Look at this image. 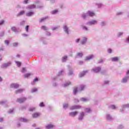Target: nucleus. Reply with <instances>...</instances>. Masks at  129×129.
Returning <instances> with one entry per match:
<instances>
[{
  "label": "nucleus",
  "instance_id": "1",
  "mask_svg": "<svg viewBox=\"0 0 129 129\" xmlns=\"http://www.w3.org/2000/svg\"><path fill=\"white\" fill-rule=\"evenodd\" d=\"M84 116H85V112H81L79 114L78 120H79V121H82V120L84 119Z\"/></svg>",
  "mask_w": 129,
  "mask_h": 129
},
{
  "label": "nucleus",
  "instance_id": "2",
  "mask_svg": "<svg viewBox=\"0 0 129 129\" xmlns=\"http://www.w3.org/2000/svg\"><path fill=\"white\" fill-rule=\"evenodd\" d=\"M125 108H129V104L122 105L121 106V108L120 109V112H121V113H124Z\"/></svg>",
  "mask_w": 129,
  "mask_h": 129
},
{
  "label": "nucleus",
  "instance_id": "3",
  "mask_svg": "<svg viewBox=\"0 0 129 129\" xmlns=\"http://www.w3.org/2000/svg\"><path fill=\"white\" fill-rule=\"evenodd\" d=\"M81 107H82L81 105H73L70 107V109H71V110H74L75 109H80Z\"/></svg>",
  "mask_w": 129,
  "mask_h": 129
},
{
  "label": "nucleus",
  "instance_id": "4",
  "mask_svg": "<svg viewBox=\"0 0 129 129\" xmlns=\"http://www.w3.org/2000/svg\"><path fill=\"white\" fill-rule=\"evenodd\" d=\"M77 114H78V111L71 112L69 113V116H71V117H75Z\"/></svg>",
  "mask_w": 129,
  "mask_h": 129
},
{
  "label": "nucleus",
  "instance_id": "5",
  "mask_svg": "<svg viewBox=\"0 0 129 129\" xmlns=\"http://www.w3.org/2000/svg\"><path fill=\"white\" fill-rule=\"evenodd\" d=\"M27 100V98L23 97L21 98H19L17 99L18 102L19 103H23V102H25Z\"/></svg>",
  "mask_w": 129,
  "mask_h": 129
},
{
  "label": "nucleus",
  "instance_id": "6",
  "mask_svg": "<svg viewBox=\"0 0 129 129\" xmlns=\"http://www.w3.org/2000/svg\"><path fill=\"white\" fill-rule=\"evenodd\" d=\"M12 64V62L11 61H9L7 63H4L2 66V68H7V67H9V66H11Z\"/></svg>",
  "mask_w": 129,
  "mask_h": 129
},
{
  "label": "nucleus",
  "instance_id": "7",
  "mask_svg": "<svg viewBox=\"0 0 129 129\" xmlns=\"http://www.w3.org/2000/svg\"><path fill=\"white\" fill-rule=\"evenodd\" d=\"M86 86L85 85H80L79 87L78 88L79 91H83L84 89H85Z\"/></svg>",
  "mask_w": 129,
  "mask_h": 129
},
{
  "label": "nucleus",
  "instance_id": "8",
  "mask_svg": "<svg viewBox=\"0 0 129 129\" xmlns=\"http://www.w3.org/2000/svg\"><path fill=\"white\" fill-rule=\"evenodd\" d=\"M106 118L107 120H108V121H111V120H113V118L109 114H107L106 115Z\"/></svg>",
  "mask_w": 129,
  "mask_h": 129
},
{
  "label": "nucleus",
  "instance_id": "9",
  "mask_svg": "<svg viewBox=\"0 0 129 129\" xmlns=\"http://www.w3.org/2000/svg\"><path fill=\"white\" fill-rule=\"evenodd\" d=\"M55 127V125H54L53 124H48L45 126L46 129H52Z\"/></svg>",
  "mask_w": 129,
  "mask_h": 129
},
{
  "label": "nucleus",
  "instance_id": "10",
  "mask_svg": "<svg viewBox=\"0 0 129 129\" xmlns=\"http://www.w3.org/2000/svg\"><path fill=\"white\" fill-rule=\"evenodd\" d=\"M1 105H4L5 107H7L8 105V101L7 100H4L0 101Z\"/></svg>",
  "mask_w": 129,
  "mask_h": 129
},
{
  "label": "nucleus",
  "instance_id": "11",
  "mask_svg": "<svg viewBox=\"0 0 129 129\" xmlns=\"http://www.w3.org/2000/svg\"><path fill=\"white\" fill-rule=\"evenodd\" d=\"M41 115V113L39 112H36L32 114V117L33 118H37V117H39Z\"/></svg>",
  "mask_w": 129,
  "mask_h": 129
},
{
  "label": "nucleus",
  "instance_id": "12",
  "mask_svg": "<svg viewBox=\"0 0 129 129\" xmlns=\"http://www.w3.org/2000/svg\"><path fill=\"white\" fill-rule=\"evenodd\" d=\"M101 70V68L100 67L96 68L92 70L94 73H98Z\"/></svg>",
  "mask_w": 129,
  "mask_h": 129
},
{
  "label": "nucleus",
  "instance_id": "13",
  "mask_svg": "<svg viewBox=\"0 0 129 129\" xmlns=\"http://www.w3.org/2000/svg\"><path fill=\"white\" fill-rule=\"evenodd\" d=\"M70 85H72L71 82H66L63 84L62 85V87H68Z\"/></svg>",
  "mask_w": 129,
  "mask_h": 129
},
{
  "label": "nucleus",
  "instance_id": "14",
  "mask_svg": "<svg viewBox=\"0 0 129 129\" xmlns=\"http://www.w3.org/2000/svg\"><path fill=\"white\" fill-rule=\"evenodd\" d=\"M88 72V71H86L80 73L79 75V77H80V78H81V77H83V76H84V75H85V74H86V73H87Z\"/></svg>",
  "mask_w": 129,
  "mask_h": 129
},
{
  "label": "nucleus",
  "instance_id": "15",
  "mask_svg": "<svg viewBox=\"0 0 129 129\" xmlns=\"http://www.w3.org/2000/svg\"><path fill=\"white\" fill-rule=\"evenodd\" d=\"M11 88H14L15 89H17L19 88V85H18L17 84H12L11 85Z\"/></svg>",
  "mask_w": 129,
  "mask_h": 129
},
{
  "label": "nucleus",
  "instance_id": "16",
  "mask_svg": "<svg viewBox=\"0 0 129 129\" xmlns=\"http://www.w3.org/2000/svg\"><path fill=\"white\" fill-rule=\"evenodd\" d=\"M85 112H87V113H91L92 112V109L90 108H86L85 109Z\"/></svg>",
  "mask_w": 129,
  "mask_h": 129
},
{
  "label": "nucleus",
  "instance_id": "17",
  "mask_svg": "<svg viewBox=\"0 0 129 129\" xmlns=\"http://www.w3.org/2000/svg\"><path fill=\"white\" fill-rule=\"evenodd\" d=\"M87 15L89 16L90 17H93L95 16V14L93 12L88 11L87 13Z\"/></svg>",
  "mask_w": 129,
  "mask_h": 129
},
{
  "label": "nucleus",
  "instance_id": "18",
  "mask_svg": "<svg viewBox=\"0 0 129 129\" xmlns=\"http://www.w3.org/2000/svg\"><path fill=\"white\" fill-rule=\"evenodd\" d=\"M97 23V21L96 20H93L92 21H90L88 23V25H95Z\"/></svg>",
  "mask_w": 129,
  "mask_h": 129
},
{
  "label": "nucleus",
  "instance_id": "19",
  "mask_svg": "<svg viewBox=\"0 0 129 129\" xmlns=\"http://www.w3.org/2000/svg\"><path fill=\"white\" fill-rule=\"evenodd\" d=\"M19 120L20 121H22L23 122H28V121H29V119L25 118H20Z\"/></svg>",
  "mask_w": 129,
  "mask_h": 129
},
{
  "label": "nucleus",
  "instance_id": "20",
  "mask_svg": "<svg viewBox=\"0 0 129 129\" xmlns=\"http://www.w3.org/2000/svg\"><path fill=\"white\" fill-rule=\"evenodd\" d=\"M35 8H36V5H32L28 6V7H27V9H28L29 10H32L33 9H35Z\"/></svg>",
  "mask_w": 129,
  "mask_h": 129
},
{
  "label": "nucleus",
  "instance_id": "21",
  "mask_svg": "<svg viewBox=\"0 0 129 129\" xmlns=\"http://www.w3.org/2000/svg\"><path fill=\"white\" fill-rule=\"evenodd\" d=\"M79 91H80L78 90V88H75L74 89L73 94H74V95H76V94H77V93H78Z\"/></svg>",
  "mask_w": 129,
  "mask_h": 129
},
{
  "label": "nucleus",
  "instance_id": "22",
  "mask_svg": "<svg viewBox=\"0 0 129 129\" xmlns=\"http://www.w3.org/2000/svg\"><path fill=\"white\" fill-rule=\"evenodd\" d=\"M26 16L27 17H32L33 15H34V12H27L26 13Z\"/></svg>",
  "mask_w": 129,
  "mask_h": 129
},
{
  "label": "nucleus",
  "instance_id": "23",
  "mask_svg": "<svg viewBox=\"0 0 129 129\" xmlns=\"http://www.w3.org/2000/svg\"><path fill=\"white\" fill-rule=\"evenodd\" d=\"M69 107V104L68 103L63 104V109H67Z\"/></svg>",
  "mask_w": 129,
  "mask_h": 129
},
{
  "label": "nucleus",
  "instance_id": "24",
  "mask_svg": "<svg viewBox=\"0 0 129 129\" xmlns=\"http://www.w3.org/2000/svg\"><path fill=\"white\" fill-rule=\"evenodd\" d=\"M94 57V56L93 55L91 54L88 56H87L86 57L85 60H91V59L93 58Z\"/></svg>",
  "mask_w": 129,
  "mask_h": 129
},
{
  "label": "nucleus",
  "instance_id": "25",
  "mask_svg": "<svg viewBox=\"0 0 129 129\" xmlns=\"http://www.w3.org/2000/svg\"><path fill=\"white\" fill-rule=\"evenodd\" d=\"M23 15H25V11H20L18 14L17 17H20L21 16H23Z\"/></svg>",
  "mask_w": 129,
  "mask_h": 129
},
{
  "label": "nucleus",
  "instance_id": "26",
  "mask_svg": "<svg viewBox=\"0 0 129 129\" xmlns=\"http://www.w3.org/2000/svg\"><path fill=\"white\" fill-rule=\"evenodd\" d=\"M24 90L23 89H18L16 91L15 93H16V94H18V93H22V92H23V91H24Z\"/></svg>",
  "mask_w": 129,
  "mask_h": 129
},
{
  "label": "nucleus",
  "instance_id": "27",
  "mask_svg": "<svg viewBox=\"0 0 129 129\" xmlns=\"http://www.w3.org/2000/svg\"><path fill=\"white\" fill-rule=\"evenodd\" d=\"M86 41H87V38L86 37H83V40L81 41V43L83 45L85 43H86Z\"/></svg>",
  "mask_w": 129,
  "mask_h": 129
},
{
  "label": "nucleus",
  "instance_id": "28",
  "mask_svg": "<svg viewBox=\"0 0 129 129\" xmlns=\"http://www.w3.org/2000/svg\"><path fill=\"white\" fill-rule=\"evenodd\" d=\"M81 101H84V102H86L89 101V99L87 98H81Z\"/></svg>",
  "mask_w": 129,
  "mask_h": 129
},
{
  "label": "nucleus",
  "instance_id": "29",
  "mask_svg": "<svg viewBox=\"0 0 129 129\" xmlns=\"http://www.w3.org/2000/svg\"><path fill=\"white\" fill-rule=\"evenodd\" d=\"M109 108H111V109H116L117 107L115 106L114 105H110L109 106Z\"/></svg>",
  "mask_w": 129,
  "mask_h": 129
},
{
  "label": "nucleus",
  "instance_id": "30",
  "mask_svg": "<svg viewBox=\"0 0 129 129\" xmlns=\"http://www.w3.org/2000/svg\"><path fill=\"white\" fill-rule=\"evenodd\" d=\"M111 61H118V57H113V58H111Z\"/></svg>",
  "mask_w": 129,
  "mask_h": 129
},
{
  "label": "nucleus",
  "instance_id": "31",
  "mask_svg": "<svg viewBox=\"0 0 129 129\" xmlns=\"http://www.w3.org/2000/svg\"><path fill=\"white\" fill-rule=\"evenodd\" d=\"M37 91H38V89L33 88L31 90V93H34V92H37Z\"/></svg>",
  "mask_w": 129,
  "mask_h": 129
},
{
  "label": "nucleus",
  "instance_id": "32",
  "mask_svg": "<svg viewBox=\"0 0 129 129\" xmlns=\"http://www.w3.org/2000/svg\"><path fill=\"white\" fill-rule=\"evenodd\" d=\"M34 110H36V107H31L29 108V111H34Z\"/></svg>",
  "mask_w": 129,
  "mask_h": 129
},
{
  "label": "nucleus",
  "instance_id": "33",
  "mask_svg": "<svg viewBox=\"0 0 129 129\" xmlns=\"http://www.w3.org/2000/svg\"><path fill=\"white\" fill-rule=\"evenodd\" d=\"M39 106H40V107H45V104L43 102H41L39 103Z\"/></svg>",
  "mask_w": 129,
  "mask_h": 129
},
{
  "label": "nucleus",
  "instance_id": "34",
  "mask_svg": "<svg viewBox=\"0 0 129 129\" xmlns=\"http://www.w3.org/2000/svg\"><path fill=\"white\" fill-rule=\"evenodd\" d=\"M41 28L42 30H44V31H47V30H48V28H47V27H46V26H42Z\"/></svg>",
  "mask_w": 129,
  "mask_h": 129
},
{
  "label": "nucleus",
  "instance_id": "35",
  "mask_svg": "<svg viewBox=\"0 0 129 129\" xmlns=\"http://www.w3.org/2000/svg\"><path fill=\"white\" fill-rule=\"evenodd\" d=\"M16 63L18 67H21L22 65V62L20 61H16Z\"/></svg>",
  "mask_w": 129,
  "mask_h": 129
},
{
  "label": "nucleus",
  "instance_id": "36",
  "mask_svg": "<svg viewBox=\"0 0 129 129\" xmlns=\"http://www.w3.org/2000/svg\"><path fill=\"white\" fill-rule=\"evenodd\" d=\"M58 13V10H54L53 11H52L51 14L52 15H55Z\"/></svg>",
  "mask_w": 129,
  "mask_h": 129
},
{
  "label": "nucleus",
  "instance_id": "37",
  "mask_svg": "<svg viewBox=\"0 0 129 129\" xmlns=\"http://www.w3.org/2000/svg\"><path fill=\"white\" fill-rule=\"evenodd\" d=\"M63 29L65 31V32H66V33H68V28H67V26H64Z\"/></svg>",
  "mask_w": 129,
  "mask_h": 129
},
{
  "label": "nucleus",
  "instance_id": "38",
  "mask_svg": "<svg viewBox=\"0 0 129 129\" xmlns=\"http://www.w3.org/2000/svg\"><path fill=\"white\" fill-rule=\"evenodd\" d=\"M14 109H11L8 111L9 113H13L14 112Z\"/></svg>",
  "mask_w": 129,
  "mask_h": 129
},
{
  "label": "nucleus",
  "instance_id": "39",
  "mask_svg": "<svg viewBox=\"0 0 129 129\" xmlns=\"http://www.w3.org/2000/svg\"><path fill=\"white\" fill-rule=\"evenodd\" d=\"M66 60H67V56H64L62 57L63 62L66 61Z\"/></svg>",
  "mask_w": 129,
  "mask_h": 129
},
{
  "label": "nucleus",
  "instance_id": "40",
  "mask_svg": "<svg viewBox=\"0 0 129 129\" xmlns=\"http://www.w3.org/2000/svg\"><path fill=\"white\" fill-rule=\"evenodd\" d=\"M77 55L79 56V57H82L83 53H82V52H79L77 54Z\"/></svg>",
  "mask_w": 129,
  "mask_h": 129
},
{
  "label": "nucleus",
  "instance_id": "41",
  "mask_svg": "<svg viewBox=\"0 0 129 129\" xmlns=\"http://www.w3.org/2000/svg\"><path fill=\"white\" fill-rule=\"evenodd\" d=\"M29 25H27L25 27V30H26V31L28 33V32H29Z\"/></svg>",
  "mask_w": 129,
  "mask_h": 129
},
{
  "label": "nucleus",
  "instance_id": "42",
  "mask_svg": "<svg viewBox=\"0 0 129 129\" xmlns=\"http://www.w3.org/2000/svg\"><path fill=\"white\" fill-rule=\"evenodd\" d=\"M122 128H123V125H119L117 127V129H122Z\"/></svg>",
  "mask_w": 129,
  "mask_h": 129
},
{
  "label": "nucleus",
  "instance_id": "43",
  "mask_svg": "<svg viewBox=\"0 0 129 129\" xmlns=\"http://www.w3.org/2000/svg\"><path fill=\"white\" fill-rule=\"evenodd\" d=\"M128 77H125L123 79V81H127V80H128Z\"/></svg>",
  "mask_w": 129,
  "mask_h": 129
},
{
  "label": "nucleus",
  "instance_id": "44",
  "mask_svg": "<svg viewBox=\"0 0 129 129\" xmlns=\"http://www.w3.org/2000/svg\"><path fill=\"white\" fill-rule=\"evenodd\" d=\"M12 30L13 32H17V29L15 27H12Z\"/></svg>",
  "mask_w": 129,
  "mask_h": 129
},
{
  "label": "nucleus",
  "instance_id": "45",
  "mask_svg": "<svg viewBox=\"0 0 129 129\" xmlns=\"http://www.w3.org/2000/svg\"><path fill=\"white\" fill-rule=\"evenodd\" d=\"M47 19L46 18H42L40 20V23H42V22H44Z\"/></svg>",
  "mask_w": 129,
  "mask_h": 129
},
{
  "label": "nucleus",
  "instance_id": "46",
  "mask_svg": "<svg viewBox=\"0 0 129 129\" xmlns=\"http://www.w3.org/2000/svg\"><path fill=\"white\" fill-rule=\"evenodd\" d=\"M30 74H26L24 75V77H25V78H27V77H29V76H30Z\"/></svg>",
  "mask_w": 129,
  "mask_h": 129
},
{
  "label": "nucleus",
  "instance_id": "47",
  "mask_svg": "<svg viewBox=\"0 0 129 129\" xmlns=\"http://www.w3.org/2000/svg\"><path fill=\"white\" fill-rule=\"evenodd\" d=\"M5 44L9 45V44H10V41L9 40H5Z\"/></svg>",
  "mask_w": 129,
  "mask_h": 129
},
{
  "label": "nucleus",
  "instance_id": "48",
  "mask_svg": "<svg viewBox=\"0 0 129 129\" xmlns=\"http://www.w3.org/2000/svg\"><path fill=\"white\" fill-rule=\"evenodd\" d=\"M63 71L59 72L58 74V76H60V75H61V74H62V73H63Z\"/></svg>",
  "mask_w": 129,
  "mask_h": 129
},
{
  "label": "nucleus",
  "instance_id": "49",
  "mask_svg": "<svg viewBox=\"0 0 129 129\" xmlns=\"http://www.w3.org/2000/svg\"><path fill=\"white\" fill-rule=\"evenodd\" d=\"M86 15H85V14H83V16H82V18H83V19H84V20H85V19H86Z\"/></svg>",
  "mask_w": 129,
  "mask_h": 129
},
{
  "label": "nucleus",
  "instance_id": "50",
  "mask_svg": "<svg viewBox=\"0 0 129 129\" xmlns=\"http://www.w3.org/2000/svg\"><path fill=\"white\" fill-rule=\"evenodd\" d=\"M13 46H14V47H17V46H18V43L15 42V43H13Z\"/></svg>",
  "mask_w": 129,
  "mask_h": 129
},
{
  "label": "nucleus",
  "instance_id": "51",
  "mask_svg": "<svg viewBox=\"0 0 129 129\" xmlns=\"http://www.w3.org/2000/svg\"><path fill=\"white\" fill-rule=\"evenodd\" d=\"M5 23V21L2 20L0 21V25H3Z\"/></svg>",
  "mask_w": 129,
  "mask_h": 129
},
{
  "label": "nucleus",
  "instance_id": "52",
  "mask_svg": "<svg viewBox=\"0 0 129 129\" xmlns=\"http://www.w3.org/2000/svg\"><path fill=\"white\" fill-rule=\"evenodd\" d=\"M4 121V118L0 117V122H3Z\"/></svg>",
  "mask_w": 129,
  "mask_h": 129
},
{
  "label": "nucleus",
  "instance_id": "53",
  "mask_svg": "<svg viewBox=\"0 0 129 129\" xmlns=\"http://www.w3.org/2000/svg\"><path fill=\"white\" fill-rule=\"evenodd\" d=\"M74 101L75 102H79V100L78 99H75Z\"/></svg>",
  "mask_w": 129,
  "mask_h": 129
},
{
  "label": "nucleus",
  "instance_id": "54",
  "mask_svg": "<svg viewBox=\"0 0 129 129\" xmlns=\"http://www.w3.org/2000/svg\"><path fill=\"white\" fill-rule=\"evenodd\" d=\"M26 72V68H23L22 69V72L24 73V72Z\"/></svg>",
  "mask_w": 129,
  "mask_h": 129
},
{
  "label": "nucleus",
  "instance_id": "55",
  "mask_svg": "<svg viewBox=\"0 0 129 129\" xmlns=\"http://www.w3.org/2000/svg\"><path fill=\"white\" fill-rule=\"evenodd\" d=\"M24 2V4H28L29 0H25Z\"/></svg>",
  "mask_w": 129,
  "mask_h": 129
},
{
  "label": "nucleus",
  "instance_id": "56",
  "mask_svg": "<svg viewBox=\"0 0 129 129\" xmlns=\"http://www.w3.org/2000/svg\"><path fill=\"white\" fill-rule=\"evenodd\" d=\"M83 28L84 30H85L86 31H87V27H85V26H84L83 27Z\"/></svg>",
  "mask_w": 129,
  "mask_h": 129
},
{
  "label": "nucleus",
  "instance_id": "57",
  "mask_svg": "<svg viewBox=\"0 0 129 129\" xmlns=\"http://www.w3.org/2000/svg\"><path fill=\"white\" fill-rule=\"evenodd\" d=\"M112 51V50H111V49H108V53H111Z\"/></svg>",
  "mask_w": 129,
  "mask_h": 129
},
{
  "label": "nucleus",
  "instance_id": "58",
  "mask_svg": "<svg viewBox=\"0 0 129 129\" xmlns=\"http://www.w3.org/2000/svg\"><path fill=\"white\" fill-rule=\"evenodd\" d=\"M31 84H32V85H35V84H36V82L33 81V82H31Z\"/></svg>",
  "mask_w": 129,
  "mask_h": 129
},
{
  "label": "nucleus",
  "instance_id": "59",
  "mask_svg": "<svg viewBox=\"0 0 129 129\" xmlns=\"http://www.w3.org/2000/svg\"><path fill=\"white\" fill-rule=\"evenodd\" d=\"M80 41V39H77L76 41V43H79V42Z\"/></svg>",
  "mask_w": 129,
  "mask_h": 129
},
{
  "label": "nucleus",
  "instance_id": "60",
  "mask_svg": "<svg viewBox=\"0 0 129 129\" xmlns=\"http://www.w3.org/2000/svg\"><path fill=\"white\" fill-rule=\"evenodd\" d=\"M53 86H57V83H54L53 84Z\"/></svg>",
  "mask_w": 129,
  "mask_h": 129
},
{
  "label": "nucleus",
  "instance_id": "61",
  "mask_svg": "<svg viewBox=\"0 0 129 129\" xmlns=\"http://www.w3.org/2000/svg\"><path fill=\"white\" fill-rule=\"evenodd\" d=\"M39 80V79H38V78H36L35 79H34V81H38Z\"/></svg>",
  "mask_w": 129,
  "mask_h": 129
},
{
  "label": "nucleus",
  "instance_id": "62",
  "mask_svg": "<svg viewBox=\"0 0 129 129\" xmlns=\"http://www.w3.org/2000/svg\"><path fill=\"white\" fill-rule=\"evenodd\" d=\"M69 75H72V74H73V72H70L69 73Z\"/></svg>",
  "mask_w": 129,
  "mask_h": 129
},
{
  "label": "nucleus",
  "instance_id": "63",
  "mask_svg": "<svg viewBox=\"0 0 129 129\" xmlns=\"http://www.w3.org/2000/svg\"><path fill=\"white\" fill-rule=\"evenodd\" d=\"M0 51H4V47L0 48Z\"/></svg>",
  "mask_w": 129,
  "mask_h": 129
},
{
  "label": "nucleus",
  "instance_id": "64",
  "mask_svg": "<svg viewBox=\"0 0 129 129\" xmlns=\"http://www.w3.org/2000/svg\"><path fill=\"white\" fill-rule=\"evenodd\" d=\"M126 75H129V70H128L126 72Z\"/></svg>",
  "mask_w": 129,
  "mask_h": 129
}]
</instances>
